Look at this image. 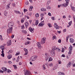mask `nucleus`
Masks as SVG:
<instances>
[{
	"label": "nucleus",
	"instance_id": "nucleus-6",
	"mask_svg": "<svg viewBox=\"0 0 75 75\" xmlns=\"http://www.w3.org/2000/svg\"><path fill=\"white\" fill-rule=\"evenodd\" d=\"M45 42V38H43V39H42L40 43L41 44H44Z\"/></svg>",
	"mask_w": 75,
	"mask_h": 75
},
{
	"label": "nucleus",
	"instance_id": "nucleus-22",
	"mask_svg": "<svg viewBox=\"0 0 75 75\" xmlns=\"http://www.w3.org/2000/svg\"><path fill=\"white\" fill-rule=\"evenodd\" d=\"M40 10L42 11H46V9L45 8H42Z\"/></svg>",
	"mask_w": 75,
	"mask_h": 75
},
{
	"label": "nucleus",
	"instance_id": "nucleus-4",
	"mask_svg": "<svg viewBox=\"0 0 75 75\" xmlns=\"http://www.w3.org/2000/svg\"><path fill=\"white\" fill-rule=\"evenodd\" d=\"M9 29L7 30V33H8V34H11V33H12V31H13V28L11 27H9Z\"/></svg>",
	"mask_w": 75,
	"mask_h": 75
},
{
	"label": "nucleus",
	"instance_id": "nucleus-33",
	"mask_svg": "<svg viewBox=\"0 0 75 75\" xmlns=\"http://www.w3.org/2000/svg\"><path fill=\"white\" fill-rule=\"evenodd\" d=\"M22 32L25 34H27V31L25 30H22Z\"/></svg>",
	"mask_w": 75,
	"mask_h": 75
},
{
	"label": "nucleus",
	"instance_id": "nucleus-24",
	"mask_svg": "<svg viewBox=\"0 0 75 75\" xmlns=\"http://www.w3.org/2000/svg\"><path fill=\"white\" fill-rule=\"evenodd\" d=\"M0 49H1L2 50H4V47L3 46H0Z\"/></svg>",
	"mask_w": 75,
	"mask_h": 75
},
{
	"label": "nucleus",
	"instance_id": "nucleus-30",
	"mask_svg": "<svg viewBox=\"0 0 75 75\" xmlns=\"http://www.w3.org/2000/svg\"><path fill=\"white\" fill-rule=\"evenodd\" d=\"M43 70H45V65L43 64Z\"/></svg>",
	"mask_w": 75,
	"mask_h": 75
},
{
	"label": "nucleus",
	"instance_id": "nucleus-5",
	"mask_svg": "<svg viewBox=\"0 0 75 75\" xmlns=\"http://www.w3.org/2000/svg\"><path fill=\"white\" fill-rule=\"evenodd\" d=\"M14 25V22H13L11 21L8 24V27H13Z\"/></svg>",
	"mask_w": 75,
	"mask_h": 75
},
{
	"label": "nucleus",
	"instance_id": "nucleus-42",
	"mask_svg": "<svg viewBox=\"0 0 75 75\" xmlns=\"http://www.w3.org/2000/svg\"><path fill=\"white\" fill-rule=\"evenodd\" d=\"M69 24L71 25V24H72V21H71L69 23Z\"/></svg>",
	"mask_w": 75,
	"mask_h": 75
},
{
	"label": "nucleus",
	"instance_id": "nucleus-18",
	"mask_svg": "<svg viewBox=\"0 0 75 75\" xmlns=\"http://www.w3.org/2000/svg\"><path fill=\"white\" fill-rule=\"evenodd\" d=\"M44 24L40 23L39 24L38 26H39L40 27H42L44 26Z\"/></svg>",
	"mask_w": 75,
	"mask_h": 75
},
{
	"label": "nucleus",
	"instance_id": "nucleus-48",
	"mask_svg": "<svg viewBox=\"0 0 75 75\" xmlns=\"http://www.w3.org/2000/svg\"><path fill=\"white\" fill-rule=\"evenodd\" d=\"M13 67H14L15 69V68H17V66H16V65H13Z\"/></svg>",
	"mask_w": 75,
	"mask_h": 75
},
{
	"label": "nucleus",
	"instance_id": "nucleus-3",
	"mask_svg": "<svg viewBox=\"0 0 75 75\" xmlns=\"http://www.w3.org/2000/svg\"><path fill=\"white\" fill-rule=\"evenodd\" d=\"M72 48H73V47H72V46L71 45H70V47H69V52H68V54H69V55H71V54H72Z\"/></svg>",
	"mask_w": 75,
	"mask_h": 75
},
{
	"label": "nucleus",
	"instance_id": "nucleus-53",
	"mask_svg": "<svg viewBox=\"0 0 75 75\" xmlns=\"http://www.w3.org/2000/svg\"><path fill=\"white\" fill-rule=\"evenodd\" d=\"M49 66L50 67H51L52 66H53V64H52V63H51L50 64H49Z\"/></svg>",
	"mask_w": 75,
	"mask_h": 75
},
{
	"label": "nucleus",
	"instance_id": "nucleus-27",
	"mask_svg": "<svg viewBox=\"0 0 75 75\" xmlns=\"http://www.w3.org/2000/svg\"><path fill=\"white\" fill-rule=\"evenodd\" d=\"M39 21L38 20H36V22L35 23V24L36 25H38V22H39Z\"/></svg>",
	"mask_w": 75,
	"mask_h": 75
},
{
	"label": "nucleus",
	"instance_id": "nucleus-46",
	"mask_svg": "<svg viewBox=\"0 0 75 75\" xmlns=\"http://www.w3.org/2000/svg\"><path fill=\"white\" fill-rule=\"evenodd\" d=\"M69 37V35L67 36L66 38V40H68Z\"/></svg>",
	"mask_w": 75,
	"mask_h": 75
},
{
	"label": "nucleus",
	"instance_id": "nucleus-39",
	"mask_svg": "<svg viewBox=\"0 0 75 75\" xmlns=\"http://www.w3.org/2000/svg\"><path fill=\"white\" fill-rule=\"evenodd\" d=\"M58 42H59V43H61V39L59 40Z\"/></svg>",
	"mask_w": 75,
	"mask_h": 75
},
{
	"label": "nucleus",
	"instance_id": "nucleus-45",
	"mask_svg": "<svg viewBox=\"0 0 75 75\" xmlns=\"http://www.w3.org/2000/svg\"><path fill=\"white\" fill-rule=\"evenodd\" d=\"M48 26H49V27H51V24L50 23H48Z\"/></svg>",
	"mask_w": 75,
	"mask_h": 75
},
{
	"label": "nucleus",
	"instance_id": "nucleus-37",
	"mask_svg": "<svg viewBox=\"0 0 75 75\" xmlns=\"http://www.w3.org/2000/svg\"><path fill=\"white\" fill-rule=\"evenodd\" d=\"M65 51V49L64 48H62V52H64Z\"/></svg>",
	"mask_w": 75,
	"mask_h": 75
},
{
	"label": "nucleus",
	"instance_id": "nucleus-61",
	"mask_svg": "<svg viewBox=\"0 0 75 75\" xmlns=\"http://www.w3.org/2000/svg\"><path fill=\"white\" fill-rule=\"evenodd\" d=\"M30 8L31 9H32L33 8V6H30Z\"/></svg>",
	"mask_w": 75,
	"mask_h": 75
},
{
	"label": "nucleus",
	"instance_id": "nucleus-63",
	"mask_svg": "<svg viewBox=\"0 0 75 75\" xmlns=\"http://www.w3.org/2000/svg\"><path fill=\"white\" fill-rule=\"evenodd\" d=\"M29 11H32V9H31L30 8H29Z\"/></svg>",
	"mask_w": 75,
	"mask_h": 75
},
{
	"label": "nucleus",
	"instance_id": "nucleus-17",
	"mask_svg": "<svg viewBox=\"0 0 75 75\" xmlns=\"http://www.w3.org/2000/svg\"><path fill=\"white\" fill-rule=\"evenodd\" d=\"M7 57L8 59H11V58L12 57V56L11 54H9V55Z\"/></svg>",
	"mask_w": 75,
	"mask_h": 75
},
{
	"label": "nucleus",
	"instance_id": "nucleus-58",
	"mask_svg": "<svg viewBox=\"0 0 75 75\" xmlns=\"http://www.w3.org/2000/svg\"><path fill=\"white\" fill-rule=\"evenodd\" d=\"M61 31H57V32L59 33V34H60L61 33Z\"/></svg>",
	"mask_w": 75,
	"mask_h": 75
},
{
	"label": "nucleus",
	"instance_id": "nucleus-7",
	"mask_svg": "<svg viewBox=\"0 0 75 75\" xmlns=\"http://www.w3.org/2000/svg\"><path fill=\"white\" fill-rule=\"evenodd\" d=\"M23 50L25 52V55H27L28 54V50L27 49L25 48H24Z\"/></svg>",
	"mask_w": 75,
	"mask_h": 75
},
{
	"label": "nucleus",
	"instance_id": "nucleus-8",
	"mask_svg": "<svg viewBox=\"0 0 75 75\" xmlns=\"http://www.w3.org/2000/svg\"><path fill=\"white\" fill-rule=\"evenodd\" d=\"M38 48L39 49H41V44H40V42H38L37 44Z\"/></svg>",
	"mask_w": 75,
	"mask_h": 75
},
{
	"label": "nucleus",
	"instance_id": "nucleus-52",
	"mask_svg": "<svg viewBox=\"0 0 75 75\" xmlns=\"http://www.w3.org/2000/svg\"><path fill=\"white\" fill-rule=\"evenodd\" d=\"M40 17H43L44 16V15L43 14L41 13L40 15Z\"/></svg>",
	"mask_w": 75,
	"mask_h": 75
},
{
	"label": "nucleus",
	"instance_id": "nucleus-31",
	"mask_svg": "<svg viewBox=\"0 0 75 75\" xmlns=\"http://www.w3.org/2000/svg\"><path fill=\"white\" fill-rule=\"evenodd\" d=\"M12 52H13V51H12V50H10L8 52V54H10V53H12Z\"/></svg>",
	"mask_w": 75,
	"mask_h": 75
},
{
	"label": "nucleus",
	"instance_id": "nucleus-21",
	"mask_svg": "<svg viewBox=\"0 0 75 75\" xmlns=\"http://www.w3.org/2000/svg\"><path fill=\"white\" fill-rule=\"evenodd\" d=\"M50 3H51V0H49L47 2L46 5H49Z\"/></svg>",
	"mask_w": 75,
	"mask_h": 75
},
{
	"label": "nucleus",
	"instance_id": "nucleus-19",
	"mask_svg": "<svg viewBox=\"0 0 75 75\" xmlns=\"http://www.w3.org/2000/svg\"><path fill=\"white\" fill-rule=\"evenodd\" d=\"M14 13H16V14H21V13L19 12V11H18L16 10H14Z\"/></svg>",
	"mask_w": 75,
	"mask_h": 75
},
{
	"label": "nucleus",
	"instance_id": "nucleus-43",
	"mask_svg": "<svg viewBox=\"0 0 75 75\" xmlns=\"http://www.w3.org/2000/svg\"><path fill=\"white\" fill-rule=\"evenodd\" d=\"M24 25H23V26H21V29H24Z\"/></svg>",
	"mask_w": 75,
	"mask_h": 75
},
{
	"label": "nucleus",
	"instance_id": "nucleus-9",
	"mask_svg": "<svg viewBox=\"0 0 75 75\" xmlns=\"http://www.w3.org/2000/svg\"><path fill=\"white\" fill-rule=\"evenodd\" d=\"M7 46H10V45H11V40H10L7 43Z\"/></svg>",
	"mask_w": 75,
	"mask_h": 75
},
{
	"label": "nucleus",
	"instance_id": "nucleus-51",
	"mask_svg": "<svg viewBox=\"0 0 75 75\" xmlns=\"http://www.w3.org/2000/svg\"><path fill=\"white\" fill-rule=\"evenodd\" d=\"M12 5L13 7H15V6H16V4H15V3H13Z\"/></svg>",
	"mask_w": 75,
	"mask_h": 75
},
{
	"label": "nucleus",
	"instance_id": "nucleus-41",
	"mask_svg": "<svg viewBox=\"0 0 75 75\" xmlns=\"http://www.w3.org/2000/svg\"><path fill=\"white\" fill-rule=\"evenodd\" d=\"M1 56H2L3 57H4V53H2V54H1Z\"/></svg>",
	"mask_w": 75,
	"mask_h": 75
},
{
	"label": "nucleus",
	"instance_id": "nucleus-44",
	"mask_svg": "<svg viewBox=\"0 0 75 75\" xmlns=\"http://www.w3.org/2000/svg\"><path fill=\"white\" fill-rule=\"evenodd\" d=\"M52 19V20H55V17H52L51 18Z\"/></svg>",
	"mask_w": 75,
	"mask_h": 75
},
{
	"label": "nucleus",
	"instance_id": "nucleus-13",
	"mask_svg": "<svg viewBox=\"0 0 75 75\" xmlns=\"http://www.w3.org/2000/svg\"><path fill=\"white\" fill-rule=\"evenodd\" d=\"M71 62H70L67 65V68H69L71 67Z\"/></svg>",
	"mask_w": 75,
	"mask_h": 75
},
{
	"label": "nucleus",
	"instance_id": "nucleus-16",
	"mask_svg": "<svg viewBox=\"0 0 75 75\" xmlns=\"http://www.w3.org/2000/svg\"><path fill=\"white\" fill-rule=\"evenodd\" d=\"M70 42L71 43H73L74 42V39L72 38H70Z\"/></svg>",
	"mask_w": 75,
	"mask_h": 75
},
{
	"label": "nucleus",
	"instance_id": "nucleus-12",
	"mask_svg": "<svg viewBox=\"0 0 75 75\" xmlns=\"http://www.w3.org/2000/svg\"><path fill=\"white\" fill-rule=\"evenodd\" d=\"M52 50H53V51H54V50H57V49H58V48H57V47L56 48V46H54L53 47H52Z\"/></svg>",
	"mask_w": 75,
	"mask_h": 75
},
{
	"label": "nucleus",
	"instance_id": "nucleus-1",
	"mask_svg": "<svg viewBox=\"0 0 75 75\" xmlns=\"http://www.w3.org/2000/svg\"><path fill=\"white\" fill-rule=\"evenodd\" d=\"M37 58V56H33L30 58V61L31 62H32V61H35V60H36Z\"/></svg>",
	"mask_w": 75,
	"mask_h": 75
},
{
	"label": "nucleus",
	"instance_id": "nucleus-11",
	"mask_svg": "<svg viewBox=\"0 0 75 75\" xmlns=\"http://www.w3.org/2000/svg\"><path fill=\"white\" fill-rule=\"evenodd\" d=\"M25 28H27V27L29 26V23H28V22H26L25 23Z\"/></svg>",
	"mask_w": 75,
	"mask_h": 75
},
{
	"label": "nucleus",
	"instance_id": "nucleus-36",
	"mask_svg": "<svg viewBox=\"0 0 75 75\" xmlns=\"http://www.w3.org/2000/svg\"><path fill=\"white\" fill-rule=\"evenodd\" d=\"M7 73H10V72H11V71L10 70L8 69V71H7Z\"/></svg>",
	"mask_w": 75,
	"mask_h": 75
},
{
	"label": "nucleus",
	"instance_id": "nucleus-64",
	"mask_svg": "<svg viewBox=\"0 0 75 75\" xmlns=\"http://www.w3.org/2000/svg\"><path fill=\"white\" fill-rule=\"evenodd\" d=\"M73 18H74V22H75V16H73Z\"/></svg>",
	"mask_w": 75,
	"mask_h": 75
},
{
	"label": "nucleus",
	"instance_id": "nucleus-60",
	"mask_svg": "<svg viewBox=\"0 0 75 75\" xmlns=\"http://www.w3.org/2000/svg\"><path fill=\"white\" fill-rule=\"evenodd\" d=\"M29 1L30 3H33V0H29Z\"/></svg>",
	"mask_w": 75,
	"mask_h": 75
},
{
	"label": "nucleus",
	"instance_id": "nucleus-55",
	"mask_svg": "<svg viewBox=\"0 0 75 75\" xmlns=\"http://www.w3.org/2000/svg\"><path fill=\"white\" fill-rule=\"evenodd\" d=\"M1 73H3L4 71H2L1 70H0V73H1Z\"/></svg>",
	"mask_w": 75,
	"mask_h": 75
},
{
	"label": "nucleus",
	"instance_id": "nucleus-29",
	"mask_svg": "<svg viewBox=\"0 0 75 75\" xmlns=\"http://www.w3.org/2000/svg\"><path fill=\"white\" fill-rule=\"evenodd\" d=\"M0 40L1 41H3V38H2V35H0Z\"/></svg>",
	"mask_w": 75,
	"mask_h": 75
},
{
	"label": "nucleus",
	"instance_id": "nucleus-23",
	"mask_svg": "<svg viewBox=\"0 0 75 75\" xmlns=\"http://www.w3.org/2000/svg\"><path fill=\"white\" fill-rule=\"evenodd\" d=\"M46 8L48 10H50L51 9V7L50 6H47Z\"/></svg>",
	"mask_w": 75,
	"mask_h": 75
},
{
	"label": "nucleus",
	"instance_id": "nucleus-14",
	"mask_svg": "<svg viewBox=\"0 0 75 75\" xmlns=\"http://www.w3.org/2000/svg\"><path fill=\"white\" fill-rule=\"evenodd\" d=\"M54 27L55 28H56V30H58L59 29V26H58V25H54Z\"/></svg>",
	"mask_w": 75,
	"mask_h": 75
},
{
	"label": "nucleus",
	"instance_id": "nucleus-20",
	"mask_svg": "<svg viewBox=\"0 0 75 75\" xmlns=\"http://www.w3.org/2000/svg\"><path fill=\"white\" fill-rule=\"evenodd\" d=\"M49 57H50V56H49V55H47V56H46V57H45L46 61H47V60L48 59V58H49Z\"/></svg>",
	"mask_w": 75,
	"mask_h": 75
},
{
	"label": "nucleus",
	"instance_id": "nucleus-10",
	"mask_svg": "<svg viewBox=\"0 0 75 75\" xmlns=\"http://www.w3.org/2000/svg\"><path fill=\"white\" fill-rule=\"evenodd\" d=\"M29 30L30 32L32 33H34V28L32 29V28L30 27L29 28Z\"/></svg>",
	"mask_w": 75,
	"mask_h": 75
},
{
	"label": "nucleus",
	"instance_id": "nucleus-59",
	"mask_svg": "<svg viewBox=\"0 0 75 75\" xmlns=\"http://www.w3.org/2000/svg\"><path fill=\"white\" fill-rule=\"evenodd\" d=\"M27 44H31V42H28L27 43Z\"/></svg>",
	"mask_w": 75,
	"mask_h": 75
},
{
	"label": "nucleus",
	"instance_id": "nucleus-57",
	"mask_svg": "<svg viewBox=\"0 0 75 75\" xmlns=\"http://www.w3.org/2000/svg\"><path fill=\"white\" fill-rule=\"evenodd\" d=\"M11 37L12 38H14V35H12L11 36Z\"/></svg>",
	"mask_w": 75,
	"mask_h": 75
},
{
	"label": "nucleus",
	"instance_id": "nucleus-26",
	"mask_svg": "<svg viewBox=\"0 0 75 75\" xmlns=\"http://www.w3.org/2000/svg\"><path fill=\"white\" fill-rule=\"evenodd\" d=\"M58 74L59 75H65V74H64L63 73L61 72H58Z\"/></svg>",
	"mask_w": 75,
	"mask_h": 75
},
{
	"label": "nucleus",
	"instance_id": "nucleus-49",
	"mask_svg": "<svg viewBox=\"0 0 75 75\" xmlns=\"http://www.w3.org/2000/svg\"><path fill=\"white\" fill-rule=\"evenodd\" d=\"M8 63H9V64H11L12 63V62H11V61H9L8 62Z\"/></svg>",
	"mask_w": 75,
	"mask_h": 75
},
{
	"label": "nucleus",
	"instance_id": "nucleus-38",
	"mask_svg": "<svg viewBox=\"0 0 75 75\" xmlns=\"http://www.w3.org/2000/svg\"><path fill=\"white\" fill-rule=\"evenodd\" d=\"M58 62L59 64H61V60H58Z\"/></svg>",
	"mask_w": 75,
	"mask_h": 75
},
{
	"label": "nucleus",
	"instance_id": "nucleus-34",
	"mask_svg": "<svg viewBox=\"0 0 75 75\" xmlns=\"http://www.w3.org/2000/svg\"><path fill=\"white\" fill-rule=\"evenodd\" d=\"M35 16L36 17H39V14L38 13H36L35 14Z\"/></svg>",
	"mask_w": 75,
	"mask_h": 75
},
{
	"label": "nucleus",
	"instance_id": "nucleus-40",
	"mask_svg": "<svg viewBox=\"0 0 75 75\" xmlns=\"http://www.w3.org/2000/svg\"><path fill=\"white\" fill-rule=\"evenodd\" d=\"M28 3H29L28 1L26 2H25V4H26V5H28Z\"/></svg>",
	"mask_w": 75,
	"mask_h": 75
},
{
	"label": "nucleus",
	"instance_id": "nucleus-15",
	"mask_svg": "<svg viewBox=\"0 0 75 75\" xmlns=\"http://www.w3.org/2000/svg\"><path fill=\"white\" fill-rule=\"evenodd\" d=\"M2 69L3 70L4 72H6V71L7 70V68L5 67H2Z\"/></svg>",
	"mask_w": 75,
	"mask_h": 75
},
{
	"label": "nucleus",
	"instance_id": "nucleus-25",
	"mask_svg": "<svg viewBox=\"0 0 75 75\" xmlns=\"http://www.w3.org/2000/svg\"><path fill=\"white\" fill-rule=\"evenodd\" d=\"M25 20V18H23L21 19V23H24Z\"/></svg>",
	"mask_w": 75,
	"mask_h": 75
},
{
	"label": "nucleus",
	"instance_id": "nucleus-50",
	"mask_svg": "<svg viewBox=\"0 0 75 75\" xmlns=\"http://www.w3.org/2000/svg\"><path fill=\"white\" fill-rule=\"evenodd\" d=\"M26 11H27V10L25 9H24V12L25 13Z\"/></svg>",
	"mask_w": 75,
	"mask_h": 75
},
{
	"label": "nucleus",
	"instance_id": "nucleus-62",
	"mask_svg": "<svg viewBox=\"0 0 75 75\" xmlns=\"http://www.w3.org/2000/svg\"><path fill=\"white\" fill-rule=\"evenodd\" d=\"M63 18H66V16H63Z\"/></svg>",
	"mask_w": 75,
	"mask_h": 75
},
{
	"label": "nucleus",
	"instance_id": "nucleus-2",
	"mask_svg": "<svg viewBox=\"0 0 75 75\" xmlns=\"http://www.w3.org/2000/svg\"><path fill=\"white\" fill-rule=\"evenodd\" d=\"M66 1V3H64L62 4V6L65 7H67L68 6L69 4V0H65Z\"/></svg>",
	"mask_w": 75,
	"mask_h": 75
},
{
	"label": "nucleus",
	"instance_id": "nucleus-54",
	"mask_svg": "<svg viewBox=\"0 0 75 75\" xmlns=\"http://www.w3.org/2000/svg\"><path fill=\"white\" fill-rule=\"evenodd\" d=\"M48 16H51V13L49 12L48 13Z\"/></svg>",
	"mask_w": 75,
	"mask_h": 75
},
{
	"label": "nucleus",
	"instance_id": "nucleus-47",
	"mask_svg": "<svg viewBox=\"0 0 75 75\" xmlns=\"http://www.w3.org/2000/svg\"><path fill=\"white\" fill-rule=\"evenodd\" d=\"M57 69V68H56V67H53V70H55V69Z\"/></svg>",
	"mask_w": 75,
	"mask_h": 75
},
{
	"label": "nucleus",
	"instance_id": "nucleus-56",
	"mask_svg": "<svg viewBox=\"0 0 75 75\" xmlns=\"http://www.w3.org/2000/svg\"><path fill=\"white\" fill-rule=\"evenodd\" d=\"M62 57H65V54H62Z\"/></svg>",
	"mask_w": 75,
	"mask_h": 75
},
{
	"label": "nucleus",
	"instance_id": "nucleus-28",
	"mask_svg": "<svg viewBox=\"0 0 75 75\" xmlns=\"http://www.w3.org/2000/svg\"><path fill=\"white\" fill-rule=\"evenodd\" d=\"M71 8L75 12V8L73 6H71Z\"/></svg>",
	"mask_w": 75,
	"mask_h": 75
},
{
	"label": "nucleus",
	"instance_id": "nucleus-35",
	"mask_svg": "<svg viewBox=\"0 0 75 75\" xmlns=\"http://www.w3.org/2000/svg\"><path fill=\"white\" fill-rule=\"evenodd\" d=\"M4 16H6L7 14V12H6V11H5L4 12Z\"/></svg>",
	"mask_w": 75,
	"mask_h": 75
},
{
	"label": "nucleus",
	"instance_id": "nucleus-32",
	"mask_svg": "<svg viewBox=\"0 0 75 75\" xmlns=\"http://www.w3.org/2000/svg\"><path fill=\"white\" fill-rule=\"evenodd\" d=\"M52 61V57H50L49 60V61Z\"/></svg>",
	"mask_w": 75,
	"mask_h": 75
}]
</instances>
